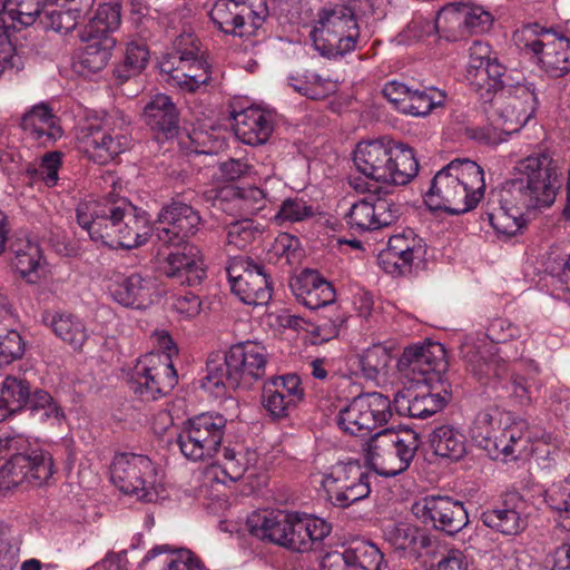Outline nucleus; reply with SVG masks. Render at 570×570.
Listing matches in <instances>:
<instances>
[{
	"label": "nucleus",
	"instance_id": "obj_1",
	"mask_svg": "<svg viewBox=\"0 0 570 570\" xmlns=\"http://www.w3.org/2000/svg\"><path fill=\"white\" fill-rule=\"evenodd\" d=\"M101 186L111 190L99 200L80 203L76 208V218L94 242H100L111 248H137L147 243L153 227L148 214L116 197L117 176L106 171Z\"/></svg>",
	"mask_w": 570,
	"mask_h": 570
},
{
	"label": "nucleus",
	"instance_id": "obj_2",
	"mask_svg": "<svg viewBox=\"0 0 570 570\" xmlns=\"http://www.w3.org/2000/svg\"><path fill=\"white\" fill-rule=\"evenodd\" d=\"M513 170L517 176L491 193L489 206H503L525 215L532 209L547 208L554 203L560 188L561 168L548 153L520 159Z\"/></svg>",
	"mask_w": 570,
	"mask_h": 570
},
{
	"label": "nucleus",
	"instance_id": "obj_3",
	"mask_svg": "<svg viewBox=\"0 0 570 570\" xmlns=\"http://www.w3.org/2000/svg\"><path fill=\"white\" fill-rule=\"evenodd\" d=\"M484 190L483 169L468 158L454 159L434 175L424 202L433 210L460 215L474 209Z\"/></svg>",
	"mask_w": 570,
	"mask_h": 570
},
{
	"label": "nucleus",
	"instance_id": "obj_4",
	"mask_svg": "<svg viewBox=\"0 0 570 570\" xmlns=\"http://www.w3.org/2000/svg\"><path fill=\"white\" fill-rule=\"evenodd\" d=\"M268 361L266 347L257 341H243L229 347L225 354L212 353L206 363L203 387L248 389L265 375Z\"/></svg>",
	"mask_w": 570,
	"mask_h": 570
},
{
	"label": "nucleus",
	"instance_id": "obj_5",
	"mask_svg": "<svg viewBox=\"0 0 570 570\" xmlns=\"http://www.w3.org/2000/svg\"><path fill=\"white\" fill-rule=\"evenodd\" d=\"M246 524L254 537L298 552L311 550L332 529L326 521L316 517L266 510L253 512Z\"/></svg>",
	"mask_w": 570,
	"mask_h": 570
},
{
	"label": "nucleus",
	"instance_id": "obj_6",
	"mask_svg": "<svg viewBox=\"0 0 570 570\" xmlns=\"http://www.w3.org/2000/svg\"><path fill=\"white\" fill-rule=\"evenodd\" d=\"M480 97L490 101L495 117V127L471 129V138L485 145H499L507 136L518 132L534 115L537 95L533 85L517 83L505 86L501 79L500 87Z\"/></svg>",
	"mask_w": 570,
	"mask_h": 570
},
{
	"label": "nucleus",
	"instance_id": "obj_7",
	"mask_svg": "<svg viewBox=\"0 0 570 570\" xmlns=\"http://www.w3.org/2000/svg\"><path fill=\"white\" fill-rule=\"evenodd\" d=\"M353 160L365 177L390 185H406L419 171L414 150L386 137L358 142Z\"/></svg>",
	"mask_w": 570,
	"mask_h": 570
},
{
	"label": "nucleus",
	"instance_id": "obj_8",
	"mask_svg": "<svg viewBox=\"0 0 570 570\" xmlns=\"http://www.w3.org/2000/svg\"><path fill=\"white\" fill-rule=\"evenodd\" d=\"M129 120L121 112L105 116L80 127L77 134L78 149L98 164H107L129 149Z\"/></svg>",
	"mask_w": 570,
	"mask_h": 570
},
{
	"label": "nucleus",
	"instance_id": "obj_9",
	"mask_svg": "<svg viewBox=\"0 0 570 570\" xmlns=\"http://www.w3.org/2000/svg\"><path fill=\"white\" fill-rule=\"evenodd\" d=\"M413 431L384 429L363 445L366 463L380 475L391 478L404 472L417 450Z\"/></svg>",
	"mask_w": 570,
	"mask_h": 570
},
{
	"label": "nucleus",
	"instance_id": "obj_10",
	"mask_svg": "<svg viewBox=\"0 0 570 570\" xmlns=\"http://www.w3.org/2000/svg\"><path fill=\"white\" fill-rule=\"evenodd\" d=\"M111 481L124 493L153 502L161 488V476L153 461L142 454L119 453L111 463Z\"/></svg>",
	"mask_w": 570,
	"mask_h": 570
},
{
	"label": "nucleus",
	"instance_id": "obj_11",
	"mask_svg": "<svg viewBox=\"0 0 570 570\" xmlns=\"http://www.w3.org/2000/svg\"><path fill=\"white\" fill-rule=\"evenodd\" d=\"M514 41L520 47L539 57L542 69L553 78H560L570 71V41L564 37L541 27L527 24L514 32Z\"/></svg>",
	"mask_w": 570,
	"mask_h": 570
},
{
	"label": "nucleus",
	"instance_id": "obj_12",
	"mask_svg": "<svg viewBox=\"0 0 570 570\" xmlns=\"http://www.w3.org/2000/svg\"><path fill=\"white\" fill-rule=\"evenodd\" d=\"M392 417L390 399L380 392L362 393L340 409L336 422L346 434L368 436Z\"/></svg>",
	"mask_w": 570,
	"mask_h": 570
},
{
	"label": "nucleus",
	"instance_id": "obj_13",
	"mask_svg": "<svg viewBox=\"0 0 570 570\" xmlns=\"http://www.w3.org/2000/svg\"><path fill=\"white\" fill-rule=\"evenodd\" d=\"M397 372L404 386L443 384L448 370L442 344L429 342L404 348L397 361Z\"/></svg>",
	"mask_w": 570,
	"mask_h": 570
},
{
	"label": "nucleus",
	"instance_id": "obj_14",
	"mask_svg": "<svg viewBox=\"0 0 570 570\" xmlns=\"http://www.w3.org/2000/svg\"><path fill=\"white\" fill-rule=\"evenodd\" d=\"M226 422L223 415L214 413L188 420L177 436L181 454L195 462L213 459L220 449Z\"/></svg>",
	"mask_w": 570,
	"mask_h": 570
},
{
	"label": "nucleus",
	"instance_id": "obj_15",
	"mask_svg": "<svg viewBox=\"0 0 570 570\" xmlns=\"http://www.w3.org/2000/svg\"><path fill=\"white\" fill-rule=\"evenodd\" d=\"M178 383V374L166 354H146L134 367L129 387L141 401H156Z\"/></svg>",
	"mask_w": 570,
	"mask_h": 570
},
{
	"label": "nucleus",
	"instance_id": "obj_16",
	"mask_svg": "<svg viewBox=\"0 0 570 570\" xmlns=\"http://www.w3.org/2000/svg\"><path fill=\"white\" fill-rule=\"evenodd\" d=\"M268 16L264 0H216L209 17L224 33L237 37H250L263 26Z\"/></svg>",
	"mask_w": 570,
	"mask_h": 570
},
{
	"label": "nucleus",
	"instance_id": "obj_17",
	"mask_svg": "<svg viewBox=\"0 0 570 570\" xmlns=\"http://www.w3.org/2000/svg\"><path fill=\"white\" fill-rule=\"evenodd\" d=\"M11 458L0 469V494L22 487H41L53 474L51 455L40 449L20 453L11 452Z\"/></svg>",
	"mask_w": 570,
	"mask_h": 570
},
{
	"label": "nucleus",
	"instance_id": "obj_18",
	"mask_svg": "<svg viewBox=\"0 0 570 570\" xmlns=\"http://www.w3.org/2000/svg\"><path fill=\"white\" fill-rule=\"evenodd\" d=\"M321 484L327 500L337 508L346 509L371 493L368 474L357 462H340L323 475Z\"/></svg>",
	"mask_w": 570,
	"mask_h": 570
},
{
	"label": "nucleus",
	"instance_id": "obj_19",
	"mask_svg": "<svg viewBox=\"0 0 570 570\" xmlns=\"http://www.w3.org/2000/svg\"><path fill=\"white\" fill-rule=\"evenodd\" d=\"M227 274L232 292L247 305H266L272 298V283L264 265L254 263L249 257H236Z\"/></svg>",
	"mask_w": 570,
	"mask_h": 570
},
{
	"label": "nucleus",
	"instance_id": "obj_20",
	"mask_svg": "<svg viewBox=\"0 0 570 570\" xmlns=\"http://www.w3.org/2000/svg\"><path fill=\"white\" fill-rule=\"evenodd\" d=\"M412 510L423 523L449 535L458 533L469 522L463 503L449 497H425L415 502Z\"/></svg>",
	"mask_w": 570,
	"mask_h": 570
},
{
	"label": "nucleus",
	"instance_id": "obj_21",
	"mask_svg": "<svg viewBox=\"0 0 570 570\" xmlns=\"http://www.w3.org/2000/svg\"><path fill=\"white\" fill-rule=\"evenodd\" d=\"M399 212L391 197L372 193L351 207L346 223L360 232L380 229L393 224L399 217Z\"/></svg>",
	"mask_w": 570,
	"mask_h": 570
},
{
	"label": "nucleus",
	"instance_id": "obj_22",
	"mask_svg": "<svg viewBox=\"0 0 570 570\" xmlns=\"http://www.w3.org/2000/svg\"><path fill=\"white\" fill-rule=\"evenodd\" d=\"M200 220L198 212L191 206L173 202L158 214L157 238L165 244H184L185 239L198 232Z\"/></svg>",
	"mask_w": 570,
	"mask_h": 570
},
{
	"label": "nucleus",
	"instance_id": "obj_23",
	"mask_svg": "<svg viewBox=\"0 0 570 570\" xmlns=\"http://www.w3.org/2000/svg\"><path fill=\"white\" fill-rule=\"evenodd\" d=\"M395 394L397 412L416 419H426L441 411L450 399L445 387L435 391V385H406Z\"/></svg>",
	"mask_w": 570,
	"mask_h": 570
},
{
	"label": "nucleus",
	"instance_id": "obj_24",
	"mask_svg": "<svg viewBox=\"0 0 570 570\" xmlns=\"http://www.w3.org/2000/svg\"><path fill=\"white\" fill-rule=\"evenodd\" d=\"M505 68L497 59H491V48L482 41H474L469 48V62L465 78L476 91H485L488 96L501 83Z\"/></svg>",
	"mask_w": 570,
	"mask_h": 570
},
{
	"label": "nucleus",
	"instance_id": "obj_25",
	"mask_svg": "<svg viewBox=\"0 0 570 570\" xmlns=\"http://www.w3.org/2000/svg\"><path fill=\"white\" fill-rule=\"evenodd\" d=\"M468 364V370L483 385L499 389L509 376L507 361L500 355V350L494 345L470 346L462 351Z\"/></svg>",
	"mask_w": 570,
	"mask_h": 570
},
{
	"label": "nucleus",
	"instance_id": "obj_26",
	"mask_svg": "<svg viewBox=\"0 0 570 570\" xmlns=\"http://www.w3.org/2000/svg\"><path fill=\"white\" fill-rule=\"evenodd\" d=\"M160 273L179 285H199L206 276L200 252L194 245L184 243L171 250L159 265Z\"/></svg>",
	"mask_w": 570,
	"mask_h": 570
},
{
	"label": "nucleus",
	"instance_id": "obj_27",
	"mask_svg": "<svg viewBox=\"0 0 570 570\" xmlns=\"http://www.w3.org/2000/svg\"><path fill=\"white\" fill-rule=\"evenodd\" d=\"M304 390L296 374L272 377L263 389L264 409L274 419L286 417L303 400Z\"/></svg>",
	"mask_w": 570,
	"mask_h": 570
},
{
	"label": "nucleus",
	"instance_id": "obj_28",
	"mask_svg": "<svg viewBox=\"0 0 570 570\" xmlns=\"http://www.w3.org/2000/svg\"><path fill=\"white\" fill-rule=\"evenodd\" d=\"M527 501L517 492L507 493L500 505L481 513V521L490 529L505 535L522 532L527 525Z\"/></svg>",
	"mask_w": 570,
	"mask_h": 570
},
{
	"label": "nucleus",
	"instance_id": "obj_29",
	"mask_svg": "<svg viewBox=\"0 0 570 570\" xmlns=\"http://www.w3.org/2000/svg\"><path fill=\"white\" fill-rule=\"evenodd\" d=\"M422 239L412 229L392 235L387 247L379 255V264L389 274H405L422 254Z\"/></svg>",
	"mask_w": 570,
	"mask_h": 570
},
{
	"label": "nucleus",
	"instance_id": "obj_30",
	"mask_svg": "<svg viewBox=\"0 0 570 570\" xmlns=\"http://www.w3.org/2000/svg\"><path fill=\"white\" fill-rule=\"evenodd\" d=\"M209 65L204 55L190 58L188 60L173 62H160V70L168 77L166 81L179 89L194 92L202 85H206L210 79Z\"/></svg>",
	"mask_w": 570,
	"mask_h": 570
},
{
	"label": "nucleus",
	"instance_id": "obj_31",
	"mask_svg": "<svg viewBox=\"0 0 570 570\" xmlns=\"http://www.w3.org/2000/svg\"><path fill=\"white\" fill-rule=\"evenodd\" d=\"M291 288L297 302L309 309L332 304L335 289L316 271L306 269L291 282Z\"/></svg>",
	"mask_w": 570,
	"mask_h": 570
},
{
	"label": "nucleus",
	"instance_id": "obj_32",
	"mask_svg": "<svg viewBox=\"0 0 570 570\" xmlns=\"http://www.w3.org/2000/svg\"><path fill=\"white\" fill-rule=\"evenodd\" d=\"M274 130L271 114L259 108H247L234 114V131L236 137L246 145H264Z\"/></svg>",
	"mask_w": 570,
	"mask_h": 570
},
{
	"label": "nucleus",
	"instance_id": "obj_33",
	"mask_svg": "<svg viewBox=\"0 0 570 570\" xmlns=\"http://www.w3.org/2000/svg\"><path fill=\"white\" fill-rule=\"evenodd\" d=\"M154 288L151 277L132 273L114 281L109 285V293L122 306L141 308L151 302Z\"/></svg>",
	"mask_w": 570,
	"mask_h": 570
},
{
	"label": "nucleus",
	"instance_id": "obj_34",
	"mask_svg": "<svg viewBox=\"0 0 570 570\" xmlns=\"http://www.w3.org/2000/svg\"><path fill=\"white\" fill-rule=\"evenodd\" d=\"M86 41L76 63L77 71L83 76L101 71L109 62L112 50L116 46V39L112 36H90L80 33Z\"/></svg>",
	"mask_w": 570,
	"mask_h": 570
},
{
	"label": "nucleus",
	"instance_id": "obj_35",
	"mask_svg": "<svg viewBox=\"0 0 570 570\" xmlns=\"http://www.w3.org/2000/svg\"><path fill=\"white\" fill-rule=\"evenodd\" d=\"M26 136L40 146H48L61 137V128L51 110L39 105L27 112L21 120Z\"/></svg>",
	"mask_w": 570,
	"mask_h": 570
},
{
	"label": "nucleus",
	"instance_id": "obj_36",
	"mask_svg": "<svg viewBox=\"0 0 570 570\" xmlns=\"http://www.w3.org/2000/svg\"><path fill=\"white\" fill-rule=\"evenodd\" d=\"M146 124L166 138L174 137L179 128V112L171 98L164 94L154 96L145 106Z\"/></svg>",
	"mask_w": 570,
	"mask_h": 570
},
{
	"label": "nucleus",
	"instance_id": "obj_37",
	"mask_svg": "<svg viewBox=\"0 0 570 570\" xmlns=\"http://www.w3.org/2000/svg\"><path fill=\"white\" fill-rule=\"evenodd\" d=\"M360 37L358 29L348 28L345 30H330L326 33V29L313 28L311 31V40L315 50L321 56L326 58L342 57L356 48Z\"/></svg>",
	"mask_w": 570,
	"mask_h": 570
},
{
	"label": "nucleus",
	"instance_id": "obj_38",
	"mask_svg": "<svg viewBox=\"0 0 570 570\" xmlns=\"http://www.w3.org/2000/svg\"><path fill=\"white\" fill-rule=\"evenodd\" d=\"M43 321L57 337L69 344L75 351H80L89 337L85 323L71 313H47Z\"/></svg>",
	"mask_w": 570,
	"mask_h": 570
},
{
	"label": "nucleus",
	"instance_id": "obj_39",
	"mask_svg": "<svg viewBox=\"0 0 570 570\" xmlns=\"http://www.w3.org/2000/svg\"><path fill=\"white\" fill-rule=\"evenodd\" d=\"M384 540L395 550L419 553L430 546V538L416 525L407 522H393L383 529Z\"/></svg>",
	"mask_w": 570,
	"mask_h": 570
},
{
	"label": "nucleus",
	"instance_id": "obj_40",
	"mask_svg": "<svg viewBox=\"0 0 570 570\" xmlns=\"http://www.w3.org/2000/svg\"><path fill=\"white\" fill-rule=\"evenodd\" d=\"M530 441L528 423L523 420L514 421L495 436V448H493L491 458L498 459L502 454L505 458L518 459L527 452Z\"/></svg>",
	"mask_w": 570,
	"mask_h": 570
},
{
	"label": "nucleus",
	"instance_id": "obj_41",
	"mask_svg": "<svg viewBox=\"0 0 570 570\" xmlns=\"http://www.w3.org/2000/svg\"><path fill=\"white\" fill-rule=\"evenodd\" d=\"M391 363V351L381 344L372 345L357 355V366L361 375L366 381L375 382L376 385L386 381Z\"/></svg>",
	"mask_w": 570,
	"mask_h": 570
},
{
	"label": "nucleus",
	"instance_id": "obj_42",
	"mask_svg": "<svg viewBox=\"0 0 570 570\" xmlns=\"http://www.w3.org/2000/svg\"><path fill=\"white\" fill-rule=\"evenodd\" d=\"M30 385L26 379L8 375L0 385V422L27 406Z\"/></svg>",
	"mask_w": 570,
	"mask_h": 570
},
{
	"label": "nucleus",
	"instance_id": "obj_43",
	"mask_svg": "<svg viewBox=\"0 0 570 570\" xmlns=\"http://www.w3.org/2000/svg\"><path fill=\"white\" fill-rule=\"evenodd\" d=\"M430 443L436 455L451 460H460L466 451L465 436L451 425L435 428L430 436Z\"/></svg>",
	"mask_w": 570,
	"mask_h": 570
},
{
	"label": "nucleus",
	"instance_id": "obj_44",
	"mask_svg": "<svg viewBox=\"0 0 570 570\" xmlns=\"http://www.w3.org/2000/svg\"><path fill=\"white\" fill-rule=\"evenodd\" d=\"M42 10L41 0H4L0 11L2 24L9 23L13 29L17 24L27 27L36 21Z\"/></svg>",
	"mask_w": 570,
	"mask_h": 570
},
{
	"label": "nucleus",
	"instance_id": "obj_45",
	"mask_svg": "<svg viewBox=\"0 0 570 570\" xmlns=\"http://www.w3.org/2000/svg\"><path fill=\"white\" fill-rule=\"evenodd\" d=\"M218 463L229 480L238 481L250 466L257 463V453L248 449L225 446Z\"/></svg>",
	"mask_w": 570,
	"mask_h": 570
},
{
	"label": "nucleus",
	"instance_id": "obj_46",
	"mask_svg": "<svg viewBox=\"0 0 570 570\" xmlns=\"http://www.w3.org/2000/svg\"><path fill=\"white\" fill-rule=\"evenodd\" d=\"M14 254L13 266L22 277H28L29 282H35L32 275L37 273L41 263V250L38 244L19 238L11 245Z\"/></svg>",
	"mask_w": 570,
	"mask_h": 570
},
{
	"label": "nucleus",
	"instance_id": "obj_47",
	"mask_svg": "<svg viewBox=\"0 0 570 570\" xmlns=\"http://www.w3.org/2000/svg\"><path fill=\"white\" fill-rule=\"evenodd\" d=\"M497 409H487L480 411L470 429L471 439L476 446L487 451L491 456L493 454V448H495V428L494 422L499 415Z\"/></svg>",
	"mask_w": 570,
	"mask_h": 570
},
{
	"label": "nucleus",
	"instance_id": "obj_48",
	"mask_svg": "<svg viewBox=\"0 0 570 570\" xmlns=\"http://www.w3.org/2000/svg\"><path fill=\"white\" fill-rule=\"evenodd\" d=\"M314 28L330 30L358 29L354 11L344 3H335L324 7L317 14Z\"/></svg>",
	"mask_w": 570,
	"mask_h": 570
},
{
	"label": "nucleus",
	"instance_id": "obj_49",
	"mask_svg": "<svg viewBox=\"0 0 570 570\" xmlns=\"http://www.w3.org/2000/svg\"><path fill=\"white\" fill-rule=\"evenodd\" d=\"M445 100V92L436 88L424 90L411 89L407 100L403 105V114L423 117L429 115L434 108L442 106Z\"/></svg>",
	"mask_w": 570,
	"mask_h": 570
},
{
	"label": "nucleus",
	"instance_id": "obj_50",
	"mask_svg": "<svg viewBox=\"0 0 570 570\" xmlns=\"http://www.w3.org/2000/svg\"><path fill=\"white\" fill-rule=\"evenodd\" d=\"M464 22L460 2L446 4L436 16L439 33L451 41H456L468 36Z\"/></svg>",
	"mask_w": 570,
	"mask_h": 570
},
{
	"label": "nucleus",
	"instance_id": "obj_51",
	"mask_svg": "<svg viewBox=\"0 0 570 570\" xmlns=\"http://www.w3.org/2000/svg\"><path fill=\"white\" fill-rule=\"evenodd\" d=\"M288 85L301 95L309 99H323L335 90V85L309 71L288 78Z\"/></svg>",
	"mask_w": 570,
	"mask_h": 570
},
{
	"label": "nucleus",
	"instance_id": "obj_52",
	"mask_svg": "<svg viewBox=\"0 0 570 570\" xmlns=\"http://www.w3.org/2000/svg\"><path fill=\"white\" fill-rule=\"evenodd\" d=\"M149 59V51L145 43L132 41L127 45L122 63L118 65L114 73L121 80L139 75L146 67Z\"/></svg>",
	"mask_w": 570,
	"mask_h": 570
},
{
	"label": "nucleus",
	"instance_id": "obj_53",
	"mask_svg": "<svg viewBox=\"0 0 570 570\" xmlns=\"http://www.w3.org/2000/svg\"><path fill=\"white\" fill-rule=\"evenodd\" d=\"M120 24V11L117 4L104 3L99 6L96 14L86 24L82 33L90 36H111Z\"/></svg>",
	"mask_w": 570,
	"mask_h": 570
},
{
	"label": "nucleus",
	"instance_id": "obj_54",
	"mask_svg": "<svg viewBox=\"0 0 570 570\" xmlns=\"http://www.w3.org/2000/svg\"><path fill=\"white\" fill-rule=\"evenodd\" d=\"M487 213L491 226L499 233L505 236L517 235L525 224L524 214L514 213L513 209L504 208L503 206H490Z\"/></svg>",
	"mask_w": 570,
	"mask_h": 570
},
{
	"label": "nucleus",
	"instance_id": "obj_55",
	"mask_svg": "<svg viewBox=\"0 0 570 570\" xmlns=\"http://www.w3.org/2000/svg\"><path fill=\"white\" fill-rule=\"evenodd\" d=\"M261 234V226L253 219L244 218L235 220L226 226V244L238 249H244Z\"/></svg>",
	"mask_w": 570,
	"mask_h": 570
},
{
	"label": "nucleus",
	"instance_id": "obj_56",
	"mask_svg": "<svg viewBox=\"0 0 570 570\" xmlns=\"http://www.w3.org/2000/svg\"><path fill=\"white\" fill-rule=\"evenodd\" d=\"M38 17L45 29L68 33L77 27L79 11L76 9L61 10L57 8H42Z\"/></svg>",
	"mask_w": 570,
	"mask_h": 570
},
{
	"label": "nucleus",
	"instance_id": "obj_57",
	"mask_svg": "<svg viewBox=\"0 0 570 570\" xmlns=\"http://www.w3.org/2000/svg\"><path fill=\"white\" fill-rule=\"evenodd\" d=\"M27 406L30 414L41 422L50 419L59 420L62 416L61 409L57 402L43 390H37L32 394L29 393Z\"/></svg>",
	"mask_w": 570,
	"mask_h": 570
},
{
	"label": "nucleus",
	"instance_id": "obj_58",
	"mask_svg": "<svg viewBox=\"0 0 570 570\" xmlns=\"http://www.w3.org/2000/svg\"><path fill=\"white\" fill-rule=\"evenodd\" d=\"M348 550L353 570H381L383 554L375 544L361 542Z\"/></svg>",
	"mask_w": 570,
	"mask_h": 570
},
{
	"label": "nucleus",
	"instance_id": "obj_59",
	"mask_svg": "<svg viewBox=\"0 0 570 570\" xmlns=\"http://www.w3.org/2000/svg\"><path fill=\"white\" fill-rule=\"evenodd\" d=\"M468 35L482 33L492 27L493 17L483 7L472 2H460Z\"/></svg>",
	"mask_w": 570,
	"mask_h": 570
},
{
	"label": "nucleus",
	"instance_id": "obj_60",
	"mask_svg": "<svg viewBox=\"0 0 570 570\" xmlns=\"http://www.w3.org/2000/svg\"><path fill=\"white\" fill-rule=\"evenodd\" d=\"M203 55L200 42L193 32H183L175 38L173 51L161 62H177Z\"/></svg>",
	"mask_w": 570,
	"mask_h": 570
},
{
	"label": "nucleus",
	"instance_id": "obj_61",
	"mask_svg": "<svg viewBox=\"0 0 570 570\" xmlns=\"http://www.w3.org/2000/svg\"><path fill=\"white\" fill-rule=\"evenodd\" d=\"M315 214L314 208L302 198H286L277 214L275 220L279 224L283 223H298L313 217Z\"/></svg>",
	"mask_w": 570,
	"mask_h": 570
},
{
	"label": "nucleus",
	"instance_id": "obj_62",
	"mask_svg": "<svg viewBox=\"0 0 570 570\" xmlns=\"http://www.w3.org/2000/svg\"><path fill=\"white\" fill-rule=\"evenodd\" d=\"M24 342L21 335L14 331L0 330V368L22 357Z\"/></svg>",
	"mask_w": 570,
	"mask_h": 570
},
{
	"label": "nucleus",
	"instance_id": "obj_63",
	"mask_svg": "<svg viewBox=\"0 0 570 570\" xmlns=\"http://www.w3.org/2000/svg\"><path fill=\"white\" fill-rule=\"evenodd\" d=\"M235 206L246 215H254L266 205V195L263 189L248 186L238 188L234 197Z\"/></svg>",
	"mask_w": 570,
	"mask_h": 570
},
{
	"label": "nucleus",
	"instance_id": "obj_64",
	"mask_svg": "<svg viewBox=\"0 0 570 570\" xmlns=\"http://www.w3.org/2000/svg\"><path fill=\"white\" fill-rule=\"evenodd\" d=\"M519 336V327L505 318H493L487 326V337L493 344H503Z\"/></svg>",
	"mask_w": 570,
	"mask_h": 570
}]
</instances>
